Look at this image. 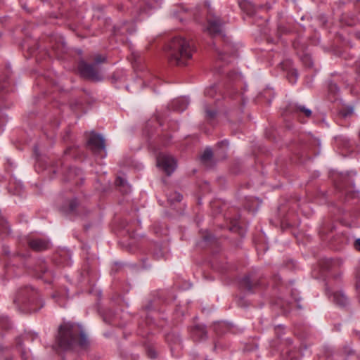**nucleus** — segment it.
<instances>
[{
    "label": "nucleus",
    "mask_w": 360,
    "mask_h": 360,
    "mask_svg": "<svg viewBox=\"0 0 360 360\" xmlns=\"http://www.w3.org/2000/svg\"><path fill=\"white\" fill-rule=\"evenodd\" d=\"M56 341L63 350L72 349L77 345L82 348H86L89 343L82 328L71 323H64L59 326Z\"/></svg>",
    "instance_id": "f257e3e1"
},
{
    "label": "nucleus",
    "mask_w": 360,
    "mask_h": 360,
    "mask_svg": "<svg viewBox=\"0 0 360 360\" xmlns=\"http://www.w3.org/2000/svg\"><path fill=\"white\" fill-rule=\"evenodd\" d=\"M193 46L190 41L183 37H175L167 46L169 62L175 65H186L192 58Z\"/></svg>",
    "instance_id": "f03ea898"
},
{
    "label": "nucleus",
    "mask_w": 360,
    "mask_h": 360,
    "mask_svg": "<svg viewBox=\"0 0 360 360\" xmlns=\"http://www.w3.org/2000/svg\"><path fill=\"white\" fill-rule=\"evenodd\" d=\"M78 70L81 76L85 79L96 82L102 80L100 68L96 64H89L81 60L78 64Z\"/></svg>",
    "instance_id": "7ed1b4c3"
},
{
    "label": "nucleus",
    "mask_w": 360,
    "mask_h": 360,
    "mask_svg": "<svg viewBox=\"0 0 360 360\" xmlns=\"http://www.w3.org/2000/svg\"><path fill=\"white\" fill-rule=\"evenodd\" d=\"M156 159L157 166L162 169L168 176H170L176 168V160L169 154L160 153Z\"/></svg>",
    "instance_id": "20e7f679"
},
{
    "label": "nucleus",
    "mask_w": 360,
    "mask_h": 360,
    "mask_svg": "<svg viewBox=\"0 0 360 360\" xmlns=\"http://www.w3.org/2000/svg\"><path fill=\"white\" fill-rule=\"evenodd\" d=\"M87 145L94 154H98L105 150L104 138L98 134L92 131L87 141Z\"/></svg>",
    "instance_id": "39448f33"
},
{
    "label": "nucleus",
    "mask_w": 360,
    "mask_h": 360,
    "mask_svg": "<svg viewBox=\"0 0 360 360\" xmlns=\"http://www.w3.org/2000/svg\"><path fill=\"white\" fill-rule=\"evenodd\" d=\"M200 163L207 168L212 167L215 162L213 158V153L211 148H206L200 157Z\"/></svg>",
    "instance_id": "423d86ee"
},
{
    "label": "nucleus",
    "mask_w": 360,
    "mask_h": 360,
    "mask_svg": "<svg viewBox=\"0 0 360 360\" xmlns=\"http://www.w3.org/2000/svg\"><path fill=\"white\" fill-rule=\"evenodd\" d=\"M29 246L34 251H43L49 248V243L44 239H32L29 241Z\"/></svg>",
    "instance_id": "0eeeda50"
},
{
    "label": "nucleus",
    "mask_w": 360,
    "mask_h": 360,
    "mask_svg": "<svg viewBox=\"0 0 360 360\" xmlns=\"http://www.w3.org/2000/svg\"><path fill=\"white\" fill-rule=\"evenodd\" d=\"M191 335L194 340L200 341L207 338V330L202 325L195 326L191 330Z\"/></svg>",
    "instance_id": "6e6552de"
},
{
    "label": "nucleus",
    "mask_w": 360,
    "mask_h": 360,
    "mask_svg": "<svg viewBox=\"0 0 360 360\" xmlns=\"http://www.w3.org/2000/svg\"><path fill=\"white\" fill-rule=\"evenodd\" d=\"M221 26V24L218 18L210 19L208 20L207 30L212 37H217L220 35Z\"/></svg>",
    "instance_id": "1a4fd4ad"
},
{
    "label": "nucleus",
    "mask_w": 360,
    "mask_h": 360,
    "mask_svg": "<svg viewBox=\"0 0 360 360\" xmlns=\"http://www.w3.org/2000/svg\"><path fill=\"white\" fill-rule=\"evenodd\" d=\"M188 105V101L186 98H179L174 100L172 103V108L176 111L185 110Z\"/></svg>",
    "instance_id": "9d476101"
},
{
    "label": "nucleus",
    "mask_w": 360,
    "mask_h": 360,
    "mask_svg": "<svg viewBox=\"0 0 360 360\" xmlns=\"http://www.w3.org/2000/svg\"><path fill=\"white\" fill-rule=\"evenodd\" d=\"M36 294V292L34 289L31 288H26L25 290H21L18 292L19 300L21 299L22 302H25L24 296L26 297L25 299H30V296H32Z\"/></svg>",
    "instance_id": "9b49d317"
},
{
    "label": "nucleus",
    "mask_w": 360,
    "mask_h": 360,
    "mask_svg": "<svg viewBox=\"0 0 360 360\" xmlns=\"http://www.w3.org/2000/svg\"><path fill=\"white\" fill-rule=\"evenodd\" d=\"M182 200V195L179 192H173L168 196V200L171 202H180Z\"/></svg>",
    "instance_id": "f8f14e48"
},
{
    "label": "nucleus",
    "mask_w": 360,
    "mask_h": 360,
    "mask_svg": "<svg viewBox=\"0 0 360 360\" xmlns=\"http://www.w3.org/2000/svg\"><path fill=\"white\" fill-rule=\"evenodd\" d=\"M35 271L41 274H45L47 272V266L44 261H39L35 266Z\"/></svg>",
    "instance_id": "ddd939ff"
},
{
    "label": "nucleus",
    "mask_w": 360,
    "mask_h": 360,
    "mask_svg": "<svg viewBox=\"0 0 360 360\" xmlns=\"http://www.w3.org/2000/svg\"><path fill=\"white\" fill-rule=\"evenodd\" d=\"M77 205H78L77 200L76 199H72V200H70L68 202V209L64 208V212H73L76 210Z\"/></svg>",
    "instance_id": "4468645a"
},
{
    "label": "nucleus",
    "mask_w": 360,
    "mask_h": 360,
    "mask_svg": "<svg viewBox=\"0 0 360 360\" xmlns=\"http://www.w3.org/2000/svg\"><path fill=\"white\" fill-rule=\"evenodd\" d=\"M10 323L7 317L1 316L0 317V328L1 329H8L9 328Z\"/></svg>",
    "instance_id": "2eb2a0df"
},
{
    "label": "nucleus",
    "mask_w": 360,
    "mask_h": 360,
    "mask_svg": "<svg viewBox=\"0 0 360 360\" xmlns=\"http://www.w3.org/2000/svg\"><path fill=\"white\" fill-rule=\"evenodd\" d=\"M20 356L22 360H32V355L29 351L22 349L20 351Z\"/></svg>",
    "instance_id": "dca6fc26"
},
{
    "label": "nucleus",
    "mask_w": 360,
    "mask_h": 360,
    "mask_svg": "<svg viewBox=\"0 0 360 360\" xmlns=\"http://www.w3.org/2000/svg\"><path fill=\"white\" fill-rule=\"evenodd\" d=\"M106 61V57L100 54H98L95 56L94 63L96 65L98 66L99 64L105 63Z\"/></svg>",
    "instance_id": "f3484780"
},
{
    "label": "nucleus",
    "mask_w": 360,
    "mask_h": 360,
    "mask_svg": "<svg viewBox=\"0 0 360 360\" xmlns=\"http://www.w3.org/2000/svg\"><path fill=\"white\" fill-rule=\"evenodd\" d=\"M300 110L303 112L307 117H310L311 115V111L305 107H300Z\"/></svg>",
    "instance_id": "a211bd4d"
},
{
    "label": "nucleus",
    "mask_w": 360,
    "mask_h": 360,
    "mask_svg": "<svg viewBox=\"0 0 360 360\" xmlns=\"http://www.w3.org/2000/svg\"><path fill=\"white\" fill-rule=\"evenodd\" d=\"M241 285H242V286H243L244 288H245V289H247V290H250L251 289V286H250V281H249V279H245V280L243 281V283H242V284H241Z\"/></svg>",
    "instance_id": "6ab92c4d"
},
{
    "label": "nucleus",
    "mask_w": 360,
    "mask_h": 360,
    "mask_svg": "<svg viewBox=\"0 0 360 360\" xmlns=\"http://www.w3.org/2000/svg\"><path fill=\"white\" fill-rule=\"evenodd\" d=\"M207 116L209 118H214L217 112L214 110H206Z\"/></svg>",
    "instance_id": "aec40b11"
},
{
    "label": "nucleus",
    "mask_w": 360,
    "mask_h": 360,
    "mask_svg": "<svg viewBox=\"0 0 360 360\" xmlns=\"http://www.w3.org/2000/svg\"><path fill=\"white\" fill-rule=\"evenodd\" d=\"M116 184L118 186H124L125 181L122 177H117L116 179Z\"/></svg>",
    "instance_id": "412c9836"
},
{
    "label": "nucleus",
    "mask_w": 360,
    "mask_h": 360,
    "mask_svg": "<svg viewBox=\"0 0 360 360\" xmlns=\"http://www.w3.org/2000/svg\"><path fill=\"white\" fill-rule=\"evenodd\" d=\"M148 355L150 357V358H155L156 356V353L152 349H148Z\"/></svg>",
    "instance_id": "4be33fe9"
},
{
    "label": "nucleus",
    "mask_w": 360,
    "mask_h": 360,
    "mask_svg": "<svg viewBox=\"0 0 360 360\" xmlns=\"http://www.w3.org/2000/svg\"><path fill=\"white\" fill-rule=\"evenodd\" d=\"M215 91V87L214 86H212L210 89H207L206 91V94L210 96H213V92Z\"/></svg>",
    "instance_id": "5701e85b"
},
{
    "label": "nucleus",
    "mask_w": 360,
    "mask_h": 360,
    "mask_svg": "<svg viewBox=\"0 0 360 360\" xmlns=\"http://www.w3.org/2000/svg\"><path fill=\"white\" fill-rule=\"evenodd\" d=\"M355 248L360 251V238L356 240Z\"/></svg>",
    "instance_id": "b1692460"
},
{
    "label": "nucleus",
    "mask_w": 360,
    "mask_h": 360,
    "mask_svg": "<svg viewBox=\"0 0 360 360\" xmlns=\"http://www.w3.org/2000/svg\"><path fill=\"white\" fill-rule=\"evenodd\" d=\"M17 345H19V346H21L22 345V342H21V339L20 338H18L17 340Z\"/></svg>",
    "instance_id": "393cba45"
},
{
    "label": "nucleus",
    "mask_w": 360,
    "mask_h": 360,
    "mask_svg": "<svg viewBox=\"0 0 360 360\" xmlns=\"http://www.w3.org/2000/svg\"><path fill=\"white\" fill-rule=\"evenodd\" d=\"M3 349H4V348H3L1 346H0V350H1V352H3Z\"/></svg>",
    "instance_id": "a878e982"
},
{
    "label": "nucleus",
    "mask_w": 360,
    "mask_h": 360,
    "mask_svg": "<svg viewBox=\"0 0 360 360\" xmlns=\"http://www.w3.org/2000/svg\"><path fill=\"white\" fill-rule=\"evenodd\" d=\"M205 240H210V238H207V237H205Z\"/></svg>",
    "instance_id": "bb28decb"
},
{
    "label": "nucleus",
    "mask_w": 360,
    "mask_h": 360,
    "mask_svg": "<svg viewBox=\"0 0 360 360\" xmlns=\"http://www.w3.org/2000/svg\"><path fill=\"white\" fill-rule=\"evenodd\" d=\"M6 360H12V359L11 358H10V359L6 358Z\"/></svg>",
    "instance_id": "cd10ccee"
}]
</instances>
